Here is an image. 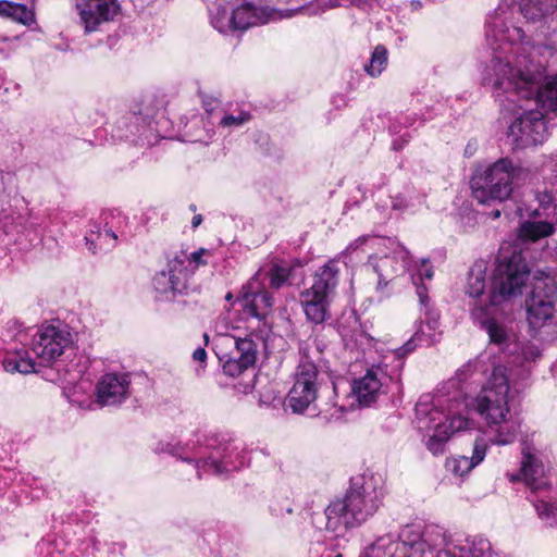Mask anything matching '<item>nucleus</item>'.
<instances>
[{"label":"nucleus","instance_id":"obj_1","mask_svg":"<svg viewBox=\"0 0 557 557\" xmlns=\"http://www.w3.org/2000/svg\"><path fill=\"white\" fill-rule=\"evenodd\" d=\"M485 371L486 363L480 356L459 368L455 376L446 381L435 393L419 398L416 404V422L418 429L426 433L425 446L432 455H443L447 442L455 433L473 426V421L469 418V408L475 406L478 411V398L491 376L475 398L469 396L481 384Z\"/></svg>","mask_w":557,"mask_h":557},{"label":"nucleus","instance_id":"obj_2","mask_svg":"<svg viewBox=\"0 0 557 557\" xmlns=\"http://www.w3.org/2000/svg\"><path fill=\"white\" fill-rule=\"evenodd\" d=\"M502 368L494 371L488 384L478 398V413L486 422L490 438L478 435L472 455L453 456L446 459L445 468L458 478H463L485 458L491 444L505 446L512 444L520 431V420L508 405V384Z\"/></svg>","mask_w":557,"mask_h":557},{"label":"nucleus","instance_id":"obj_3","mask_svg":"<svg viewBox=\"0 0 557 557\" xmlns=\"http://www.w3.org/2000/svg\"><path fill=\"white\" fill-rule=\"evenodd\" d=\"M557 10V0H500L488 13L485 21V39L494 58V66H499L509 54L525 60L528 52L535 51L529 30L524 29L519 16L527 23L546 22Z\"/></svg>","mask_w":557,"mask_h":557},{"label":"nucleus","instance_id":"obj_4","mask_svg":"<svg viewBox=\"0 0 557 557\" xmlns=\"http://www.w3.org/2000/svg\"><path fill=\"white\" fill-rule=\"evenodd\" d=\"M529 276V269L521 253L513 251L509 257L498 259L488 305L482 300L471 308V317L483 327L492 344L508 354L520 346L511 322L498 319L512 297L520 296Z\"/></svg>","mask_w":557,"mask_h":557},{"label":"nucleus","instance_id":"obj_5","mask_svg":"<svg viewBox=\"0 0 557 557\" xmlns=\"http://www.w3.org/2000/svg\"><path fill=\"white\" fill-rule=\"evenodd\" d=\"M528 54L523 61L519 60L517 53L509 54L498 69L494 66V58H491L482 72L484 84L493 86L495 90L510 92L539 109L557 112V71L544 77V66L535 59L536 51Z\"/></svg>","mask_w":557,"mask_h":557},{"label":"nucleus","instance_id":"obj_6","mask_svg":"<svg viewBox=\"0 0 557 557\" xmlns=\"http://www.w3.org/2000/svg\"><path fill=\"white\" fill-rule=\"evenodd\" d=\"M383 502L382 480L374 474H362L350 480L343 497L335 498L324 509L325 530L334 537H345L348 532L370 520Z\"/></svg>","mask_w":557,"mask_h":557},{"label":"nucleus","instance_id":"obj_7","mask_svg":"<svg viewBox=\"0 0 557 557\" xmlns=\"http://www.w3.org/2000/svg\"><path fill=\"white\" fill-rule=\"evenodd\" d=\"M262 273L259 271L243 286L237 298L244 314L257 322L258 332H252L245 337L234 338L235 349L223 361V371L226 375L238 376L247 369L255 366L257 354L263 343L265 332V318L273 307V297L262 287L260 281Z\"/></svg>","mask_w":557,"mask_h":557},{"label":"nucleus","instance_id":"obj_8","mask_svg":"<svg viewBox=\"0 0 557 557\" xmlns=\"http://www.w3.org/2000/svg\"><path fill=\"white\" fill-rule=\"evenodd\" d=\"M156 454H168L190 467L198 479L203 474H222L239 470L249 465L250 459L240 445L233 441L208 443L200 440L182 442L160 441L153 447Z\"/></svg>","mask_w":557,"mask_h":557},{"label":"nucleus","instance_id":"obj_9","mask_svg":"<svg viewBox=\"0 0 557 557\" xmlns=\"http://www.w3.org/2000/svg\"><path fill=\"white\" fill-rule=\"evenodd\" d=\"M393 358L391 356H382L379 360L372 359V362L367 360V368L360 377L349 384L346 380H338L332 382V388L335 396L333 407L336 412L344 413L352 410L358 404L362 407H368L374 404L382 395L387 394L391 387L395 385L397 389L399 385V371L397 364L393 370H388L387 360Z\"/></svg>","mask_w":557,"mask_h":557},{"label":"nucleus","instance_id":"obj_10","mask_svg":"<svg viewBox=\"0 0 557 557\" xmlns=\"http://www.w3.org/2000/svg\"><path fill=\"white\" fill-rule=\"evenodd\" d=\"M532 178L528 166L505 157L490 164L482 173L475 174L471 180L473 197L480 203L491 200L503 202L507 200L515 188H518Z\"/></svg>","mask_w":557,"mask_h":557},{"label":"nucleus","instance_id":"obj_11","mask_svg":"<svg viewBox=\"0 0 557 557\" xmlns=\"http://www.w3.org/2000/svg\"><path fill=\"white\" fill-rule=\"evenodd\" d=\"M443 542L442 528L428 525H406L398 534L386 533L366 546L359 557H432L431 553L420 550L425 545Z\"/></svg>","mask_w":557,"mask_h":557},{"label":"nucleus","instance_id":"obj_12","mask_svg":"<svg viewBox=\"0 0 557 557\" xmlns=\"http://www.w3.org/2000/svg\"><path fill=\"white\" fill-rule=\"evenodd\" d=\"M502 107L512 113L507 138L513 149H524L543 144L548 137V127L543 112L533 103L519 100L510 92L495 90Z\"/></svg>","mask_w":557,"mask_h":557},{"label":"nucleus","instance_id":"obj_13","mask_svg":"<svg viewBox=\"0 0 557 557\" xmlns=\"http://www.w3.org/2000/svg\"><path fill=\"white\" fill-rule=\"evenodd\" d=\"M367 268L377 275L376 289L382 292L396 276L408 272L416 286H426L425 281H431L434 275L433 265L429 259L413 261L410 252L400 244H396L392 253L383 256H370Z\"/></svg>","mask_w":557,"mask_h":557},{"label":"nucleus","instance_id":"obj_14","mask_svg":"<svg viewBox=\"0 0 557 557\" xmlns=\"http://www.w3.org/2000/svg\"><path fill=\"white\" fill-rule=\"evenodd\" d=\"M557 304V282L546 271H536L531 282V290L525 298V313L529 327L536 332L547 325L555 314Z\"/></svg>","mask_w":557,"mask_h":557},{"label":"nucleus","instance_id":"obj_15","mask_svg":"<svg viewBox=\"0 0 557 557\" xmlns=\"http://www.w3.org/2000/svg\"><path fill=\"white\" fill-rule=\"evenodd\" d=\"M419 304L421 317L424 319L416 325L413 335L399 348L393 351V358L397 360V367L403 368V359L412 352L419 346H432L440 341L441 332L438 330V313L430 308V297L426 286H418Z\"/></svg>","mask_w":557,"mask_h":557},{"label":"nucleus","instance_id":"obj_16","mask_svg":"<svg viewBox=\"0 0 557 557\" xmlns=\"http://www.w3.org/2000/svg\"><path fill=\"white\" fill-rule=\"evenodd\" d=\"M300 355L295 382L286 398L294 413H304L315 401L320 384L318 369L308 357L306 347H300Z\"/></svg>","mask_w":557,"mask_h":557},{"label":"nucleus","instance_id":"obj_17","mask_svg":"<svg viewBox=\"0 0 557 557\" xmlns=\"http://www.w3.org/2000/svg\"><path fill=\"white\" fill-rule=\"evenodd\" d=\"M547 456L533 441L528 438L521 442V470L519 474H508L511 482L522 476L525 484L534 493L550 490L552 483L546 468Z\"/></svg>","mask_w":557,"mask_h":557},{"label":"nucleus","instance_id":"obj_18","mask_svg":"<svg viewBox=\"0 0 557 557\" xmlns=\"http://www.w3.org/2000/svg\"><path fill=\"white\" fill-rule=\"evenodd\" d=\"M72 344V333L66 325L42 324L34 335L32 350L39 366H48L62 356Z\"/></svg>","mask_w":557,"mask_h":557},{"label":"nucleus","instance_id":"obj_19","mask_svg":"<svg viewBox=\"0 0 557 557\" xmlns=\"http://www.w3.org/2000/svg\"><path fill=\"white\" fill-rule=\"evenodd\" d=\"M187 258L175 256L168 261L166 268L156 273L152 287L159 300H172L187 288L193 270L186 267Z\"/></svg>","mask_w":557,"mask_h":557},{"label":"nucleus","instance_id":"obj_20","mask_svg":"<svg viewBox=\"0 0 557 557\" xmlns=\"http://www.w3.org/2000/svg\"><path fill=\"white\" fill-rule=\"evenodd\" d=\"M112 136L119 140L152 146L158 141L152 120L141 112H129L120 117L112 129Z\"/></svg>","mask_w":557,"mask_h":557},{"label":"nucleus","instance_id":"obj_21","mask_svg":"<svg viewBox=\"0 0 557 557\" xmlns=\"http://www.w3.org/2000/svg\"><path fill=\"white\" fill-rule=\"evenodd\" d=\"M76 10L85 33L89 34L114 21L121 12V5L117 0H77Z\"/></svg>","mask_w":557,"mask_h":557},{"label":"nucleus","instance_id":"obj_22","mask_svg":"<svg viewBox=\"0 0 557 557\" xmlns=\"http://www.w3.org/2000/svg\"><path fill=\"white\" fill-rule=\"evenodd\" d=\"M513 359L507 364H497L493 368L491 377L494 374L495 369L502 368L506 373L508 384V405L511 409L512 395L510 394L511 387L515 388L517 381L525 379L530 372L527 363L535 361L541 356V351L537 346L533 344H522L517 348L516 352H509Z\"/></svg>","mask_w":557,"mask_h":557},{"label":"nucleus","instance_id":"obj_23","mask_svg":"<svg viewBox=\"0 0 557 557\" xmlns=\"http://www.w3.org/2000/svg\"><path fill=\"white\" fill-rule=\"evenodd\" d=\"M131 377L127 373H106L97 383L96 396L100 406L121 405L129 396Z\"/></svg>","mask_w":557,"mask_h":557},{"label":"nucleus","instance_id":"obj_24","mask_svg":"<svg viewBox=\"0 0 557 557\" xmlns=\"http://www.w3.org/2000/svg\"><path fill=\"white\" fill-rule=\"evenodd\" d=\"M237 30L261 26L278 18L275 9L261 1H243L234 9Z\"/></svg>","mask_w":557,"mask_h":557},{"label":"nucleus","instance_id":"obj_25","mask_svg":"<svg viewBox=\"0 0 557 557\" xmlns=\"http://www.w3.org/2000/svg\"><path fill=\"white\" fill-rule=\"evenodd\" d=\"M446 544L457 557H492L491 543L482 536L451 537L446 534Z\"/></svg>","mask_w":557,"mask_h":557},{"label":"nucleus","instance_id":"obj_26","mask_svg":"<svg viewBox=\"0 0 557 557\" xmlns=\"http://www.w3.org/2000/svg\"><path fill=\"white\" fill-rule=\"evenodd\" d=\"M300 298L305 314L310 322L320 324L325 321L330 297L306 289L301 293Z\"/></svg>","mask_w":557,"mask_h":557},{"label":"nucleus","instance_id":"obj_27","mask_svg":"<svg viewBox=\"0 0 557 557\" xmlns=\"http://www.w3.org/2000/svg\"><path fill=\"white\" fill-rule=\"evenodd\" d=\"M339 269L335 260H330L321 267L314 274L311 292L330 297L338 283Z\"/></svg>","mask_w":557,"mask_h":557},{"label":"nucleus","instance_id":"obj_28","mask_svg":"<svg viewBox=\"0 0 557 557\" xmlns=\"http://www.w3.org/2000/svg\"><path fill=\"white\" fill-rule=\"evenodd\" d=\"M537 207L525 209L518 207L516 213L520 218L531 219H549L557 223V205L554 203V198L548 193H540L536 196Z\"/></svg>","mask_w":557,"mask_h":557},{"label":"nucleus","instance_id":"obj_29","mask_svg":"<svg viewBox=\"0 0 557 557\" xmlns=\"http://www.w3.org/2000/svg\"><path fill=\"white\" fill-rule=\"evenodd\" d=\"M486 270H487V268H486L485 262L479 261V262H475L469 271L466 293H467V295H469V297L479 298L478 300H475L473 302L472 307L480 300H482L483 304L488 305L490 299L483 298L484 290H485L486 284H487ZM487 297H490V295Z\"/></svg>","mask_w":557,"mask_h":557},{"label":"nucleus","instance_id":"obj_30","mask_svg":"<svg viewBox=\"0 0 557 557\" xmlns=\"http://www.w3.org/2000/svg\"><path fill=\"white\" fill-rule=\"evenodd\" d=\"M0 17L11 20L24 26L36 23L35 11L26 4L9 0H0Z\"/></svg>","mask_w":557,"mask_h":557},{"label":"nucleus","instance_id":"obj_31","mask_svg":"<svg viewBox=\"0 0 557 557\" xmlns=\"http://www.w3.org/2000/svg\"><path fill=\"white\" fill-rule=\"evenodd\" d=\"M556 221L549 219L528 218L519 227V238L522 240L535 242L554 233Z\"/></svg>","mask_w":557,"mask_h":557},{"label":"nucleus","instance_id":"obj_32","mask_svg":"<svg viewBox=\"0 0 557 557\" xmlns=\"http://www.w3.org/2000/svg\"><path fill=\"white\" fill-rule=\"evenodd\" d=\"M126 225V218L121 213H111V221H107L102 230L98 228V239L109 246L114 247L120 236H124L123 227Z\"/></svg>","mask_w":557,"mask_h":557},{"label":"nucleus","instance_id":"obj_33","mask_svg":"<svg viewBox=\"0 0 557 557\" xmlns=\"http://www.w3.org/2000/svg\"><path fill=\"white\" fill-rule=\"evenodd\" d=\"M210 23L221 34L237 30L234 10L228 11L222 5H214L210 10Z\"/></svg>","mask_w":557,"mask_h":557},{"label":"nucleus","instance_id":"obj_34","mask_svg":"<svg viewBox=\"0 0 557 557\" xmlns=\"http://www.w3.org/2000/svg\"><path fill=\"white\" fill-rule=\"evenodd\" d=\"M36 361L28 356L27 351H16L8 355L3 360V367L10 373H32L36 372Z\"/></svg>","mask_w":557,"mask_h":557},{"label":"nucleus","instance_id":"obj_35","mask_svg":"<svg viewBox=\"0 0 557 557\" xmlns=\"http://www.w3.org/2000/svg\"><path fill=\"white\" fill-rule=\"evenodd\" d=\"M341 334L347 347L360 349L364 355L367 351L370 352L372 348H375L376 341L360 326L354 329L351 333L343 330Z\"/></svg>","mask_w":557,"mask_h":557},{"label":"nucleus","instance_id":"obj_36","mask_svg":"<svg viewBox=\"0 0 557 557\" xmlns=\"http://www.w3.org/2000/svg\"><path fill=\"white\" fill-rule=\"evenodd\" d=\"M539 518L550 528H557V505L550 498L532 500Z\"/></svg>","mask_w":557,"mask_h":557},{"label":"nucleus","instance_id":"obj_37","mask_svg":"<svg viewBox=\"0 0 557 557\" xmlns=\"http://www.w3.org/2000/svg\"><path fill=\"white\" fill-rule=\"evenodd\" d=\"M387 60V49L382 45H377L371 54L369 63L364 65V71L370 76L376 77L385 70Z\"/></svg>","mask_w":557,"mask_h":557},{"label":"nucleus","instance_id":"obj_38","mask_svg":"<svg viewBox=\"0 0 557 557\" xmlns=\"http://www.w3.org/2000/svg\"><path fill=\"white\" fill-rule=\"evenodd\" d=\"M269 511L275 518H283L294 512V500L288 496L274 495L269 504Z\"/></svg>","mask_w":557,"mask_h":557},{"label":"nucleus","instance_id":"obj_39","mask_svg":"<svg viewBox=\"0 0 557 557\" xmlns=\"http://www.w3.org/2000/svg\"><path fill=\"white\" fill-rule=\"evenodd\" d=\"M251 120V114L247 111H239L235 114H225L219 121V127L223 129H227L228 132L233 129H237L244 126Z\"/></svg>","mask_w":557,"mask_h":557},{"label":"nucleus","instance_id":"obj_40","mask_svg":"<svg viewBox=\"0 0 557 557\" xmlns=\"http://www.w3.org/2000/svg\"><path fill=\"white\" fill-rule=\"evenodd\" d=\"M290 273V269L280 264H274L268 273L270 286L276 289L282 287L286 282H288Z\"/></svg>","mask_w":557,"mask_h":557},{"label":"nucleus","instance_id":"obj_41","mask_svg":"<svg viewBox=\"0 0 557 557\" xmlns=\"http://www.w3.org/2000/svg\"><path fill=\"white\" fill-rule=\"evenodd\" d=\"M383 242H385V240L382 238L363 235V236H360L357 239H355L352 243H350L343 253L345 256H351L354 252H356L362 246H369L370 248H375V247H379Z\"/></svg>","mask_w":557,"mask_h":557},{"label":"nucleus","instance_id":"obj_42","mask_svg":"<svg viewBox=\"0 0 557 557\" xmlns=\"http://www.w3.org/2000/svg\"><path fill=\"white\" fill-rule=\"evenodd\" d=\"M443 542L437 543L436 545H425L420 550L423 553H431L432 557H457V554L450 550V546L446 544V532L442 528Z\"/></svg>","mask_w":557,"mask_h":557},{"label":"nucleus","instance_id":"obj_43","mask_svg":"<svg viewBox=\"0 0 557 557\" xmlns=\"http://www.w3.org/2000/svg\"><path fill=\"white\" fill-rule=\"evenodd\" d=\"M536 54L548 58L547 63L554 65L557 60V37H549L544 44L535 48Z\"/></svg>","mask_w":557,"mask_h":557},{"label":"nucleus","instance_id":"obj_44","mask_svg":"<svg viewBox=\"0 0 557 557\" xmlns=\"http://www.w3.org/2000/svg\"><path fill=\"white\" fill-rule=\"evenodd\" d=\"M207 252L208 251L206 249L200 248L189 255L182 252L180 256L187 258L186 267H188L189 270H193L194 273L199 265L206 264V262L202 260V256Z\"/></svg>","mask_w":557,"mask_h":557},{"label":"nucleus","instance_id":"obj_45","mask_svg":"<svg viewBox=\"0 0 557 557\" xmlns=\"http://www.w3.org/2000/svg\"><path fill=\"white\" fill-rule=\"evenodd\" d=\"M12 224L14 225V227L17 228V232H20L21 230H25L26 228V218L22 214H18L16 218L12 219Z\"/></svg>","mask_w":557,"mask_h":557},{"label":"nucleus","instance_id":"obj_46","mask_svg":"<svg viewBox=\"0 0 557 557\" xmlns=\"http://www.w3.org/2000/svg\"><path fill=\"white\" fill-rule=\"evenodd\" d=\"M193 359L197 362L203 363L207 359V351L202 347H198L194 354Z\"/></svg>","mask_w":557,"mask_h":557},{"label":"nucleus","instance_id":"obj_47","mask_svg":"<svg viewBox=\"0 0 557 557\" xmlns=\"http://www.w3.org/2000/svg\"><path fill=\"white\" fill-rule=\"evenodd\" d=\"M214 102H215L214 100H208V99L203 100V108H205L206 112L212 113L214 111V109H215Z\"/></svg>","mask_w":557,"mask_h":557},{"label":"nucleus","instance_id":"obj_48","mask_svg":"<svg viewBox=\"0 0 557 557\" xmlns=\"http://www.w3.org/2000/svg\"><path fill=\"white\" fill-rule=\"evenodd\" d=\"M90 387V382L88 380H81L76 386H74V389L79 388L81 391H84L86 388Z\"/></svg>","mask_w":557,"mask_h":557},{"label":"nucleus","instance_id":"obj_49","mask_svg":"<svg viewBox=\"0 0 557 557\" xmlns=\"http://www.w3.org/2000/svg\"><path fill=\"white\" fill-rule=\"evenodd\" d=\"M202 222V215L201 214H196L193 220H191V226L194 228L198 227Z\"/></svg>","mask_w":557,"mask_h":557},{"label":"nucleus","instance_id":"obj_50","mask_svg":"<svg viewBox=\"0 0 557 557\" xmlns=\"http://www.w3.org/2000/svg\"><path fill=\"white\" fill-rule=\"evenodd\" d=\"M502 214V211L499 209H495L493 210L490 215L493 218V219H498Z\"/></svg>","mask_w":557,"mask_h":557},{"label":"nucleus","instance_id":"obj_51","mask_svg":"<svg viewBox=\"0 0 557 557\" xmlns=\"http://www.w3.org/2000/svg\"><path fill=\"white\" fill-rule=\"evenodd\" d=\"M69 376H70L69 379H67V377H64V381H65L67 384L72 383V382H73V381H75V379L77 377V375H75V374H70V373H69Z\"/></svg>","mask_w":557,"mask_h":557},{"label":"nucleus","instance_id":"obj_52","mask_svg":"<svg viewBox=\"0 0 557 557\" xmlns=\"http://www.w3.org/2000/svg\"><path fill=\"white\" fill-rule=\"evenodd\" d=\"M338 5V0H329V8H335Z\"/></svg>","mask_w":557,"mask_h":557},{"label":"nucleus","instance_id":"obj_53","mask_svg":"<svg viewBox=\"0 0 557 557\" xmlns=\"http://www.w3.org/2000/svg\"><path fill=\"white\" fill-rule=\"evenodd\" d=\"M85 239H86L87 244L90 243V245H94V242L91 240V236L86 235Z\"/></svg>","mask_w":557,"mask_h":557},{"label":"nucleus","instance_id":"obj_54","mask_svg":"<svg viewBox=\"0 0 557 557\" xmlns=\"http://www.w3.org/2000/svg\"><path fill=\"white\" fill-rule=\"evenodd\" d=\"M232 297H233V296H232V294H231V293H228V294L225 296V299H226V300H231V299H232Z\"/></svg>","mask_w":557,"mask_h":557},{"label":"nucleus","instance_id":"obj_55","mask_svg":"<svg viewBox=\"0 0 557 557\" xmlns=\"http://www.w3.org/2000/svg\"><path fill=\"white\" fill-rule=\"evenodd\" d=\"M413 123L411 121H406V126H412Z\"/></svg>","mask_w":557,"mask_h":557},{"label":"nucleus","instance_id":"obj_56","mask_svg":"<svg viewBox=\"0 0 557 557\" xmlns=\"http://www.w3.org/2000/svg\"><path fill=\"white\" fill-rule=\"evenodd\" d=\"M190 210L195 211V210H196V206H195V205H191V206H190Z\"/></svg>","mask_w":557,"mask_h":557},{"label":"nucleus","instance_id":"obj_57","mask_svg":"<svg viewBox=\"0 0 557 557\" xmlns=\"http://www.w3.org/2000/svg\"><path fill=\"white\" fill-rule=\"evenodd\" d=\"M334 557H343V555L342 554H337Z\"/></svg>","mask_w":557,"mask_h":557}]
</instances>
